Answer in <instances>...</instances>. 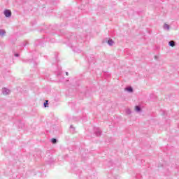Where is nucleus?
I'll use <instances>...</instances> for the list:
<instances>
[{
  "instance_id": "nucleus-1",
  "label": "nucleus",
  "mask_w": 179,
  "mask_h": 179,
  "mask_svg": "<svg viewBox=\"0 0 179 179\" xmlns=\"http://www.w3.org/2000/svg\"><path fill=\"white\" fill-rule=\"evenodd\" d=\"M4 15L6 17H10V16H12V11H10V10H5Z\"/></svg>"
},
{
  "instance_id": "nucleus-2",
  "label": "nucleus",
  "mask_w": 179,
  "mask_h": 179,
  "mask_svg": "<svg viewBox=\"0 0 179 179\" xmlns=\"http://www.w3.org/2000/svg\"><path fill=\"white\" fill-rule=\"evenodd\" d=\"M94 133H95L96 136H101V130L97 127L94 129Z\"/></svg>"
},
{
  "instance_id": "nucleus-3",
  "label": "nucleus",
  "mask_w": 179,
  "mask_h": 179,
  "mask_svg": "<svg viewBox=\"0 0 179 179\" xmlns=\"http://www.w3.org/2000/svg\"><path fill=\"white\" fill-rule=\"evenodd\" d=\"M2 93L4 96H8L9 93H10V90H8L7 88H3Z\"/></svg>"
},
{
  "instance_id": "nucleus-4",
  "label": "nucleus",
  "mask_w": 179,
  "mask_h": 179,
  "mask_svg": "<svg viewBox=\"0 0 179 179\" xmlns=\"http://www.w3.org/2000/svg\"><path fill=\"white\" fill-rule=\"evenodd\" d=\"M124 90H126V92H128L129 93L134 92V88H132V87H127L124 88Z\"/></svg>"
},
{
  "instance_id": "nucleus-5",
  "label": "nucleus",
  "mask_w": 179,
  "mask_h": 179,
  "mask_svg": "<svg viewBox=\"0 0 179 179\" xmlns=\"http://www.w3.org/2000/svg\"><path fill=\"white\" fill-rule=\"evenodd\" d=\"M169 47H175L176 46V42L173 41H170L169 42Z\"/></svg>"
},
{
  "instance_id": "nucleus-6",
  "label": "nucleus",
  "mask_w": 179,
  "mask_h": 179,
  "mask_svg": "<svg viewBox=\"0 0 179 179\" xmlns=\"http://www.w3.org/2000/svg\"><path fill=\"white\" fill-rule=\"evenodd\" d=\"M71 48L74 52H80V50L76 47L71 46Z\"/></svg>"
},
{
  "instance_id": "nucleus-7",
  "label": "nucleus",
  "mask_w": 179,
  "mask_h": 179,
  "mask_svg": "<svg viewBox=\"0 0 179 179\" xmlns=\"http://www.w3.org/2000/svg\"><path fill=\"white\" fill-rule=\"evenodd\" d=\"M108 45H110L111 47L112 45H114V41H113V39H109L108 41Z\"/></svg>"
},
{
  "instance_id": "nucleus-8",
  "label": "nucleus",
  "mask_w": 179,
  "mask_h": 179,
  "mask_svg": "<svg viewBox=\"0 0 179 179\" xmlns=\"http://www.w3.org/2000/svg\"><path fill=\"white\" fill-rule=\"evenodd\" d=\"M164 30H170V25L167 24H164Z\"/></svg>"
},
{
  "instance_id": "nucleus-9",
  "label": "nucleus",
  "mask_w": 179,
  "mask_h": 179,
  "mask_svg": "<svg viewBox=\"0 0 179 179\" xmlns=\"http://www.w3.org/2000/svg\"><path fill=\"white\" fill-rule=\"evenodd\" d=\"M136 111H137V113H140V111H142V108H141V106H136Z\"/></svg>"
},
{
  "instance_id": "nucleus-10",
  "label": "nucleus",
  "mask_w": 179,
  "mask_h": 179,
  "mask_svg": "<svg viewBox=\"0 0 179 179\" xmlns=\"http://www.w3.org/2000/svg\"><path fill=\"white\" fill-rule=\"evenodd\" d=\"M43 106L45 108H47L48 107V100H45L44 103H43Z\"/></svg>"
},
{
  "instance_id": "nucleus-11",
  "label": "nucleus",
  "mask_w": 179,
  "mask_h": 179,
  "mask_svg": "<svg viewBox=\"0 0 179 179\" xmlns=\"http://www.w3.org/2000/svg\"><path fill=\"white\" fill-rule=\"evenodd\" d=\"M6 31L3 29H0V36H3L5 34Z\"/></svg>"
},
{
  "instance_id": "nucleus-12",
  "label": "nucleus",
  "mask_w": 179,
  "mask_h": 179,
  "mask_svg": "<svg viewBox=\"0 0 179 179\" xmlns=\"http://www.w3.org/2000/svg\"><path fill=\"white\" fill-rule=\"evenodd\" d=\"M132 112L131 111V109H127L126 110V114L129 115Z\"/></svg>"
},
{
  "instance_id": "nucleus-13",
  "label": "nucleus",
  "mask_w": 179,
  "mask_h": 179,
  "mask_svg": "<svg viewBox=\"0 0 179 179\" xmlns=\"http://www.w3.org/2000/svg\"><path fill=\"white\" fill-rule=\"evenodd\" d=\"M51 142L52 143H54V144L57 143V138H52Z\"/></svg>"
},
{
  "instance_id": "nucleus-14",
  "label": "nucleus",
  "mask_w": 179,
  "mask_h": 179,
  "mask_svg": "<svg viewBox=\"0 0 179 179\" xmlns=\"http://www.w3.org/2000/svg\"><path fill=\"white\" fill-rule=\"evenodd\" d=\"M70 129H71L72 132H75V127H73V125L70 126Z\"/></svg>"
},
{
  "instance_id": "nucleus-15",
  "label": "nucleus",
  "mask_w": 179,
  "mask_h": 179,
  "mask_svg": "<svg viewBox=\"0 0 179 179\" xmlns=\"http://www.w3.org/2000/svg\"><path fill=\"white\" fill-rule=\"evenodd\" d=\"M15 57H19V54L18 53H15L14 54Z\"/></svg>"
},
{
  "instance_id": "nucleus-16",
  "label": "nucleus",
  "mask_w": 179,
  "mask_h": 179,
  "mask_svg": "<svg viewBox=\"0 0 179 179\" xmlns=\"http://www.w3.org/2000/svg\"><path fill=\"white\" fill-rule=\"evenodd\" d=\"M50 43H55V40L50 41Z\"/></svg>"
},
{
  "instance_id": "nucleus-17",
  "label": "nucleus",
  "mask_w": 179,
  "mask_h": 179,
  "mask_svg": "<svg viewBox=\"0 0 179 179\" xmlns=\"http://www.w3.org/2000/svg\"><path fill=\"white\" fill-rule=\"evenodd\" d=\"M61 75V72H59V73H57V76H60Z\"/></svg>"
},
{
  "instance_id": "nucleus-18",
  "label": "nucleus",
  "mask_w": 179,
  "mask_h": 179,
  "mask_svg": "<svg viewBox=\"0 0 179 179\" xmlns=\"http://www.w3.org/2000/svg\"><path fill=\"white\" fill-rule=\"evenodd\" d=\"M66 76H68L69 75V73L66 72Z\"/></svg>"
},
{
  "instance_id": "nucleus-19",
  "label": "nucleus",
  "mask_w": 179,
  "mask_h": 179,
  "mask_svg": "<svg viewBox=\"0 0 179 179\" xmlns=\"http://www.w3.org/2000/svg\"><path fill=\"white\" fill-rule=\"evenodd\" d=\"M155 59H157V56H155Z\"/></svg>"
}]
</instances>
